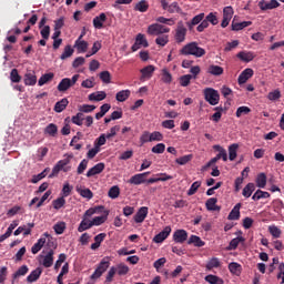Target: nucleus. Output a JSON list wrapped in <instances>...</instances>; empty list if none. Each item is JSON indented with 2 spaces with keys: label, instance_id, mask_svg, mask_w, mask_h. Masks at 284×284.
Listing matches in <instances>:
<instances>
[{
  "label": "nucleus",
  "instance_id": "1",
  "mask_svg": "<svg viewBox=\"0 0 284 284\" xmlns=\"http://www.w3.org/2000/svg\"><path fill=\"white\" fill-rule=\"evenodd\" d=\"M180 54L183 57H195V59H201V57H205V49L199 47V42H190L185 44L181 50Z\"/></svg>",
  "mask_w": 284,
  "mask_h": 284
},
{
  "label": "nucleus",
  "instance_id": "2",
  "mask_svg": "<svg viewBox=\"0 0 284 284\" xmlns=\"http://www.w3.org/2000/svg\"><path fill=\"white\" fill-rule=\"evenodd\" d=\"M70 159H72V156L58 161L57 164L53 166L51 174H49V179H54V176H59V173L62 170L64 172H70L71 168L65 166L70 164Z\"/></svg>",
  "mask_w": 284,
  "mask_h": 284
},
{
  "label": "nucleus",
  "instance_id": "3",
  "mask_svg": "<svg viewBox=\"0 0 284 284\" xmlns=\"http://www.w3.org/2000/svg\"><path fill=\"white\" fill-rule=\"evenodd\" d=\"M204 99L210 105H219L221 101V94L213 88H206L203 91Z\"/></svg>",
  "mask_w": 284,
  "mask_h": 284
},
{
  "label": "nucleus",
  "instance_id": "4",
  "mask_svg": "<svg viewBox=\"0 0 284 284\" xmlns=\"http://www.w3.org/2000/svg\"><path fill=\"white\" fill-rule=\"evenodd\" d=\"M146 32L151 37H161V36L168 34L170 32V28L161 23H153L148 27Z\"/></svg>",
  "mask_w": 284,
  "mask_h": 284
},
{
  "label": "nucleus",
  "instance_id": "5",
  "mask_svg": "<svg viewBox=\"0 0 284 284\" xmlns=\"http://www.w3.org/2000/svg\"><path fill=\"white\" fill-rule=\"evenodd\" d=\"M185 37H187V28L183 24V22H178V27L175 29L174 39L176 43H183L185 41Z\"/></svg>",
  "mask_w": 284,
  "mask_h": 284
},
{
  "label": "nucleus",
  "instance_id": "6",
  "mask_svg": "<svg viewBox=\"0 0 284 284\" xmlns=\"http://www.w3.org/2000/svg\"><path fill=\"white\" fill-rule=\"evenodd\" d=\"M40 263L43 267L54 265V250L50 248L45 255H40Z\"/></svg>",
  "mask_w": 284,
  "mask_h": 284
},
{
  "label": "nucleus",
  "instance_id": "7",
  "mask_svg": "<svg viewBox=\"0 0 284 284\" xmlns=\"http://www.w3.org/2000/svg\"><path fill=\"white\" fill-rule=\"evenodd\" d=\"M149 174L150 172L138 173L131 176V179L128 180V183H130V185H142V183H145Z\"/></svg>",
  "mask_w": 284,
  "mask_h": 284
},
{
  "label": "nucleus",
  "instance_id": "8",
  "mask_svg": "<svg viewBox=\"0 0 284 284\" xmlns=\"http://www.w3.org/2000/svg\"><path fill=\"white\" fill-rule=\"evenodd\" d=\"M252 77H254V70L247 68L239 75L237 83L243 85L244 83H247Z\"/></svg>",
  "mask_w": 284,
  "mask_h": 284
},
{
  "label": "nucleus",
  "instance_id": "9",
  "mask_svg": "<svg viewBox=\"0 0 284 284\" xmlns=\"http://www.w3.org/2000/svg\"><path fill=\"white\" fill-rule=\"evenodd\" d=\"M172 233V227L171 226H165L159 234H156L153 239L154 243H163L165 239L170 236Z\"/></svg>",
  "mask_w": 284,
  "mask_h": 284
},
{
  "label": "nucleus",
  "instance_id": "10",
  "mask_svg": "<svg viewBox=\"0 0 284 284\" xmlns=\"http://www.w3.org/2000/svg\"><path fill=\"white\" fill-rule=\"evenodd\" d=\"M148 214H149L148 206H142L135 213L133 220L135 221V223H143V221H145V219H148Z\"/></svg>",
  "mask_w": 284,
  "mask_h": 284
},
{
  "label": "nucleus",
  "instance_id": "11",
  "mask_svg": "<svg viewBox=\"0 0 284 284\" xmlns=\"http://www.w3.org/2000/svg\"><path fill=\"white\" fill-rule=\"evenodd\" d=\"M104 170H105V163L100 162V163L95 164L94 166H92L87 172V176H88V179H90L92 176H97V174H101V172H103Z\"/></svg>",
  "mask_w": 284,
  "mask_h": 284
},
{
  "label": "nucleus",
  "instance_id": "12",
  "mask_svg": "<svg viewBox=\"0 0 284 284\" xmlns=\"http://www.w3.org/2000/svg\"><path fill=\"white\" fill-rule=\"evenodd\" d=\"M280 6L278 0H271L270 2L262 0L258 2V8L262 10H274V8H278Z\"/></svg>",
  "mask_w": 284,
  "mask_h": 284
},
{
  "label": "nucleus",
  "instance_id": "13",
  "mask_svg": "<svg viewBox=\"0 0 284 284\" xmlns=\"http://www.w3.org/2000/svg\"><path fill=\"white\" fill-rule=\"evenodd\" d=\"M154 70H156V68L152 64H149L146 67H144L143 69L140 70L141 72V81H145V79H152V75L154 74Z\"/></svg>",
  "mask_w": 284,
  "mask_h": 284
},
{
  "label": "nucleus",
  "instance_id": "14",
  "mask_svg": "<svg viewBox=\"0 0 284 284\" xmlns=\"http://www.w3.org/2000/svg\"><path fill=\"white\" fill-rule=\"evenodd\" d=\"M219 203V199L216 197H210L205 202V207L209 212H221V206L216 205Z\"/></svg>",
  "mask_w": 284,
  "mask_h": 284
},
{
  "label": "nucleus",
  "instance_id": "15",
  "mask_svg": "<svg viewBox=\"0 0 284 284\" xmlns=\"http://www.w3.org/2000/svg\"><path fill=\"white\" fill-rule=\"evenodd\" d=\"M105 21H108V16L105 13H100L93 19V28H95V30L103 29V23Z\"/></svg>",
  "mask_w": 284,
  "mask_h": 284
},
{
  "label": "nucleus",
  "instance_id": "16",
  "mask_svg": "<svg viewBox=\"0 0 284 284\" xmlns=\"http://www.w3.org/2000/svg\"><path fill=\"white\" fill-rule=\"evenodd\" d=\"M256 54L252 51H241L237 53V59L244 61L245 63H250V61H254Z\"/></svg>",
  "mask_w": 284,
  "mask_h": 284
},
{
  "label": "nucleus",
  "instance_id": "17",
  "mask_svg": "<svg viewBox=\"0 0 284 284\" xmlns=\"http://www.w3.org/2000/svg\"><path fill=\"white\" fill-rule=\"evenodd\" d=\"M41 274H43V270L41 267H37L27 276V283H34L41 278Z\"/></svg>",
  "mask_w": 284,
  "mask_h": 284
},
{
  "label": "nucleus",
  "instance_id": "18",
  "mask_svg": "<svg viewBox=\"0 0 284 284\" xmlns=\"http://www.w3.org/2000/svg\"><path fill=\"white\" fill-rule=\"evenodd\" d=\"M173 241L175 243H183L184 241H187V231H185V230H176L173 233Z\"/></svg>",
  "mask_w": 284,
  "mask_h": 284
},
{
  "label": "nucleus",
  "instance_id": "19",
  "mask_svg": "<svg viewBox=\"0 0 284 284\" xmlns=\"http://www.w3.org/2000/svg\"><path fill=\"white\" fill-rule=\"evenodd\" d=\"M229 221H239L241 219V203H237L227 216Z\"/></svg>",
  "mask_w": 284,
  "mask_h": 284
},
{
  "label": "nucleus",
  "instance_id": "20",
  "mask_svg": "<svg viewBox=\"0 0 284 284\" xmlns=\"http://www.w3.org/2000/svg\"><path fill=\"white\" fill-rule=\"evenodd\" d=\"M24 84L26 85H37V73H34V71H28L24 74Z\"/></svg>",
  "mask_w": 284,
  "mask_h": 284
},
{
  "label": "nucleus",
  "instance_id": "21",
  "mask_svg": "<svg viewBox=\"0 0 284 284\" xmlns=\"http://www.w3.org/2000/svg\"><path fill=\"white\" fill-rule=\"evenodd\" d=\"M104 209L105 207L103 205L91 207L84 212L82 219H90L91 216H94V214L103 212Z\"/></svg>",
  "mask_w": 284,
  "mask_h": 284
},
{
  "label": "nucleus",
  "instance_id": "22",
  "mask_svg": "<svg viewBox=\"0 0 284 284\" xmlns=\"http://www.w3.org/2000/svg\"><path fill=\"white\" fill-rule=\"evenodd\" d=\"M72 88V83L70 82V78H63L58 84V92H68Z\"/></svg>",
  "mask_w": 284,
  "mask_h": 284
},
{
  "label": "nucleus",
  "instance_id": "23",
  "mask_svg": "<svg viewBox=\"0 0 284 284\" xmlns=\"http://www.w3.org/2000/svg\"><path fill=\"white\" fill-rule=\"evenodd\" d=\"M91 227H93L92 220L82 217V221L80 222V224L78 226V232H80V233L85 232L87 230H91Z\"/></svg>",
  "mask_w": 284,
  "mask_h": 284
},
{
  "label": "nucleus",
  "instance_id": "24",
  "mask_svg": "<svg viewBox=\"0 0 284 284\" xmlns=\"http://www.w3.org/2000/svg\"><path fill=\"white\" fill-rule=\"evenodd\" d=\"M187 245H194V247H203L205 242L201 240L197 235H191Z\"/></svg>",
  "mask_w": 284,
  "mask_h": 284
},
{
  "label": "nucleus",
  "instance_id": "25",
  "mask_svg": "<svg viewBox=\"0 0 284 284\" xmlns=\"http://www.w3.org/2000/svg\"><path fill=\"white\" fill-rule=\"evenodd\" d=\"M130 94H132L130 90H128V89L126 90H122V91H119L115 94V99L120 103H123V102L128 101V99H130Z\"/></svg>",
  "mask_w": 284,
  "mask_h": 284
},
{
  "label": "nucleus",
  "instance_id": "26",
  "mask_svg": "<svg viewBox=\"0 0 284 284\" xmlns=\"http://www.w3.org/2000/svg\"><path fill=\"white\" fill-rule=\"evenodd\" d=\"M255 190H256V185L254 183H248L244 186V189L242 191V195L245 199H250V196H252V194L254 193Z\"/></svg>",
  "mask_w": 284,
  "mask_h": 284
},
{
  "label": "nucleus",
  "instance_id": "27",
  "mask_svg": "<svg viewBox=\"0 0 284 284\" xmlns=\"http://www.w3.org/2000/svg\"><path fill=\"white\" fill-rule=\"evenodd\" d=\"M209 74H212L213 77H221L223 74L224 69L223 67H219L216 64H211L207 69Z\"/></svg>",
  "mask_w": 284,
  "mask_h": 284
},
{
  "label": "nucleus",
  "instance_id": "28",
  "mask_svg": "<svg viewBox=\"0 0 284 284\" xmlns=\"http://www.w3.org/2000/svg\"><path fill=\"white\" fill-rule=\"evenodd\" d=\"M203 19H205V13H200V14L193 17V19L190 22H186L187 28L190 30H192V28H194V26H199V23H201V21H203Z\"/></svg>",
  "mask_w": 284,
  "mask_h": 284
},
{
  "label": "nucleus",
  "instance_id": "29",
  "mask_svg": "<svg viewBox=\"0 0 284 284\" xmlns=\"http://www.w3.org/2000/svg\"><path fill=\"white\" fill-rule=\"evenodd\" d=\"M108 94L104 91H97L89 94V101H103Z\"/></svg>",
  "mask_w": 284,
  "mask_h": 284
},
{
  "label": "nucleus",
  "instance_id": "30",
  "mask_svg": "<svg viewBox=\"0 0 284 284\" xmlns=\"http://www.w3.org/2000/svg\"><path fill=\"white\" fill-rule=\"evenodd\" d=\"M68 103H70V102L68 101V98H64V99L58 101V102L55 103V105H54V109H53L54 112H58V113L63 112V110H65V109L68 108Z\"/></svg>",
  "mask_w": 284,
  "mask_h": 284
},
{
  "label": "nucleus",
  "instance_id": "31",
  "mask_svg": "<svg viewBox=\"0 0 284 284\" xmlns=\"http://www.w3.org/2000/svg\"><path fill=\"white\" fill-rule=\"evenodd\" d=\"M43 245H45V237H40L36 244L32 245L31 252L32 254H39L41 252Z\"/></svg>",
  "mask_w": 284,
  "mask_h": 284
},
{
  "label": "nucleus",
  "instance_id": "32",
  "mask_svg": "<svg viewBox=\"0 0 284 284\" xmlns=\"http://www.w3.org/2000/svg\"><path fill=\"white\" fill-rule=\"evenodd\" d=\"M75 190L78 194H80V196H82L83 199H88L90 201L91 199L94 197V193H92L90 189L77 187Z\"/></svg>",
  "mask_w": 284,
  "mask_h": 284
},
{
  "label": "nucleus",
  "instance_id": "33",
  "mask_svg": "<svg viewBox=\"0 0 284 284\" xmlns=\"http://www.w3.org/2000/svg\"><path fill=\"white\" fill-rule=\"evenodd\" d=\"M248 26H252V21L232 22V30L239 32V30L248 28Z\"/></svg>",
  "mask_w": 284,
  "mask_h": 284
},
{
  "label": "nucleus",
  "instance_id": "34",
  "mask_svg": "<svg viewBox=\"0 0 284 284\" xmlns=\"http://www.w3.org/2000/svg\"><path fill=\"white\" fill-rule=\"evenodd\" d=\"M74 48H77L79 53L88 52V41L75 40Z\"/></svg>",
  "mask_w": 284,
  "mask_h": 284
},
{
  "label": "nucleus",
  "instance_id": "35",
  "mask_svg": "<svg viewBox=\"0 0 284 284\" xmlns=\"http://www.w3.org/2000/svg\"><path fill=\"white\" fill-rule=\"evenodd\" d=\"M219 267H221V260H219V257H212L206 263V270H209V271H212V270L219 268Z\"/></svg>",
  "mask_w": 284,
  "mask_h": 284
},
{
  "label": "nucleus",
  "instance_id": "36",
  "mask_svg": "<svg viewBox=\"0 0 284 284\" xmlns=\"http://www.w3.org/2000/svg\"><path fill=\"white\" fill-rule=\"evenodd\" d=\"M255 183L257 187H265V185H267V175H265V173H260L256 176Z\"/></svg>",
  "mask_w": 284,
  "mask_h": 284
},
{
  "label": "nucleus",
  "instance_id": "37",
  "mask_svg": "<svg viewBox=\"0 0 284 284\" xmlns=\"http://www.w3.org/2000/svg\"><path fill=\"white\" fill-rule=\"evenodd\" d=\"M261 199H270V192L257 190L252 196V201H261Z\"/></svg>",
  "mask_w": 284,
  "mask_h": 284
},
{
  "label": "nucleus",
  "instance_id": "38",
  "mask_svg": "<svg viewBox=\"0 0 284 284\" xmlns=\"http://www.w3.org/2000/svg\"><path fill=\"white\" fill-rule=\"evenodd\" d=\"M52 79H54V73L49 72V73H44L38 81V85H45V83H50V81H52Z\"/></svg>",
  "mask_w": 284,
  "mask_h": 284
},
{
  "label": "nucleus",
  "instance_id": "39",
  "mask_svg": "<svg viewBox=\"0 0 284 284\" xmlns=\"http://www.w3.org/2000/svg\"><path fill=\"white\" fill-rule=\"evenodd\" d=\"M108 267H110V257H104L99 263L97 270L103 274L104 272H108Z\"/></svg>",
  "mask_w": 284,
  "mask_h": 284
},
{
  "label": "nucleus",
  "instance_id": "40",
  "mask_svg": "<svg viewBox=\"0 0 284 284\" xmlns=\"http://www.w3.org/2000/svg\"><path fill=\"white\" fill-rule=\"evenodd\" d=\"M74 54V49H72V45H65L64 51L60 55L61 61H65V59H70Z\"/></svg>",
  "mask_w": 284,
  "mask_h": 284
},
{
  "label": "nucleus",
  "instance_id": "41",
  "mask_svg": "<svg viewBox=\"0 0 284 284\" xmlns=\"http://www.w3.org/2000/svg\"><path fill=\"white\" fill-rule=\"evenodd\" d=\"M213 148H214V150H216V152H219V154L216 155V159H219L220 161H221V159L223 161H227V151H225V149H223V146L214 145Z\"/></svg>",
  "mask_w": 284,
  "mask_h": 284
},
{
  "label": "nucleus",
  "instance_id": "42",
  "mask_svg": "<svg viewBox=\"0 0 284 284\" xmlns=\"http://www.w3.org/2000/svg\"><path fill=\"white\" fill-rule=\"evenodd\" d=\"M135 42L140 44V48H150V43L148 42V39L145 38V34L139 33L135 37Z\"/></svg>",
  "mask_w": 284,
  "mask_h": 284
},
{
  "label": "nucleus",
  "instance_id": "43",
  "mask_svg": "<svg viewBox=\"0 0 284 284\" xmlns=\"http://www.w3.org/2000/svg\"><path fill=\"white\" fill-rule=\"evenodd\" d=\"M108 214H110V212L106 211L105 215L95 216L93 220H91V224L93 225V227L94 225L95 226L103 225V223L108 221Z\"/></svg>",
  "mask_w": 284,
  "mask_h": 284
},
{
  "label": "nucleus",
  "instance_id": "44",
  "mask_svg": "<svg viewBox=\"0 0 284 284\" xmlns=\"http://www.w3.org/2000/svg\"><path fill=\"white\" fill-rule=\"evenodd\" d=\"M59 132V128L54 123H50L44 128V133L54 136Z\"/></svg>",
  "mask_w": 284,
  "mask_h": 284
},
{
  "label": "nucleus",
  "instance_id": "45",
  "mask_svg": "<svg viewBox=\"0 0 284 284\" xmlns=\"http://www.w3.org/2000/svg\"><path fill=\"white\" fill-rule=\"evenodd\" d=\"M150 4L148 3V1L141 0L135 4L134 10H136L138 12H148Z\"/></svg>",
  "mask_w": 284,
  "mask_h": 284
},
{
  "label": "nucleus",
  "instance_id": "46",
  "mask_svg": "<svg viewBox=\"0 0 284 284\" xmlns=\"http://www.w3.org/2000/svg\"><path fill=\"white\" fill-rule=\"evenodd\" d=\"M155 43H156V45H160L161 48H165V45H168V43H170V37L165 36V34L159 36L155 39Z\"/></svg>",
  "mask_w": 284,
  "mask_h": 284
},
{
  "label": "nucleus",
  "instance_id": "47",
  "mask_svg": "<svg viewBox=\"0 0 284 284\" xmlns=\"http://www.w3.org/2000/svg\"><path fill=\"white\" fill-rule=\"evenodd\" d=\"M120 195H121V189L119 187V185L112 186L108 192L109 199H119Z\"/></svg>",
  "mask_w": 284,
  "mask_h": 284
},
{
  "label": "nucleus",
  "instance_id": "48",
  "mask_svg": "<svg viewBox=\"0 0 284 284\" xmlns=\"http://www.w3.org/2000/svg\"><path fill=\"white\" fill-rule=\"evenodd\" d=\"M250 112H252V109H250V106H239L235 112V116L237 119H241V116H245L250 114Z\"/></svg>",
  "mask_w": 284,
  "mask_h": 284
},
{
  "label": "nucleus",
  "instance_id": "49",
  "mask_svg": "<svg viewBox=\"0 0 284 284\" xmlns=\"http://www.w3.org/2000/svg\"><path fill=\"white\" fill-rule=\"evenodd\" d=\"M29 268L28 265H22L18 268V271L16 273H13L12 278L13 281L19 278V276H26V274H28Z\"/></svg>",
  "mask_w": 284,
  "mask_h": 284
},
{
  "label": "nucleus",
  "instance_id": "50",
  "mask_svg": "<svg viewBox=\"0 0 284 284\" xmlns=\"http://www.w3.org/2000/svg\"><path fill=\"white\" fill-rule=\"evenodd\" d=\"M48 172H50V168L44 169L41 173H39L38 175H33L31 183H39V181L45 179V176H48Z\"/></svg>",
  "mask_w": 284,
  "mask_h": 284
},
{
  "label": "nucleus",
  "instance_id": "51",
  "mask_svg": "<svg viewBox=\"0 0 284 284\" xmlns=\"http://www.w3.org/2000/svg\"><path fill=\"white\" fill-rule=\"evenodd\" d=\"M239 150V144L234 143L229 146V159L230 161H234L237 156L236 152Z\"/></svg>",
  "mask_w": 284,
  "mask_h": 284
},
{
  "label": "nucleus",
  "instance_id": "52",
  "mask_svg": "<svg viewBox=\"0 0 284 284\" xmlns=\"http://www.w3.org/2000/svg\"><path fill=\"white\" fill-rule=\"evenodd\" d=\"M268 232L273 239H281V234H283V231H281L276 225L268 226Z\"/></svg>",
  "mask_w": 284,
  "mask_h": 284
},
{
  "label": "nucleus",
  "instance_id": "53",
  "mask_svg": "<svg viewBox=\"0 0 284 284\" xmlns=\"http://www.w3.org/2000/svg\"><path fill=\"white\" fill-rule=\"evenodd\" d=\"M205 281L206 283H210V284H223V278L216 276V275H206L205 276Z\"/></svg>",
  "mask_w": 284,
  "mask_h": 284
},
{
  "label": "nucleus",
  "instance_id": "54",
  "mask_svg": "<svg viewBox=\"0 0 284 284\" xmlns=\"http://www.w3.org/2000/svg\"><path fill=\"white\" fill-rule=\"evenodd\" d=\"M94 110H97V105L82 104L79 106V112H83L84 114H90V112H94Z\"/></svg>",
  "mask_w": 284,
  "mask_h": 284
},
{
  "label": "nucleus",
  "instance_id": "55",
  "mask_svg": "<svg viewBox=\"0 0 284 284\" xmlns=\"http://www.w3.org/2000/svg\"><path fill=\"white\" fill-rule=\"evenodd\" d=\"M204 21H206V23H211L212 26H217L219 24V18L216 17V13L211 12L209 13Z\"/></svg>",
  "mask_w": 284,
  "mask_h": 284
},
{
  "label": "nucleus",
  "instance_id": "56",
  "mask_svg": "<svg viewBox=\"0 0 284 284\" xmlns=\"http://www.w3.org/2000/svg\"><path fill=\"white\" fill-rule=\"evenodd\" d=\"M156 22L158 23H163L164 26H174L176 23V21L174 20V18H165V17H159L156 18Z\"/></svg>",
  "mask_w": 284,
  "mask_h": 284
},
{
  "label": "nucleus",
  "instance_id": "57",
  "mask_svg": "<svg viewBox=\"0 0 284 284\" xmlns=\"http://www.w3.org/2000/svg\"><path fill=\"white\" fill-rule=\"evenodd\" d=\"M192 79H194V77H192V74L182 75L180 78V85H182V88H187V85H190V81H192Z\"/></svg>",
  "mask_w": 284,
  "mask_h": 284
},
{
  "label": "nucleus",
  "instance_id": "58",
  "mask_svg": "<svg viewBox=\"0 0 284 284\" xmlns=\"http://www.w3.org/2000/svg\"><path fill=\"white\" fill-rule=\"evenodd\" d=\"M243 241H245L243 236L231 240L227 250H236V247H239V243H243Z\"/></svg>",
  "mask_w": 284,
  "mask_h": 284
},
{
  "label": "nucleus",
  "instance_id": "59",
  "mask_svg": "<svg viewBox=\"0 0 284 284\" xmlns=\"http://www.w3.org/2000/svg\"><path fill=\"white\" fill-rule=\"evenodd\" d=\"M190 161H192V154L178 158L175 160V163H178V165H187V163H190Z\"/></svg>",
  "mask_w": 284,
  "mask_h": 284
},
{
  "label": "nucleus",
  "instance_id": "60",
  "mask_svg": "<svg viewBox=\"0 0 284 284\" xmlns=\"http://www.w3.org/2000/svg\"><path fill=\"white\" fill-rule=\"evenodd\" d=\"M199 187H201V181H195L187 191V196H194L195 192H199Z\"/></svg>",
  "mask_w": 284,
  "mask_h": 284
},
{
  "label": "nucleus",
  "instance_id": "61",
  "mask_svg": "<svg viewBox=\"0 0 284 284\" xmlns=\"http://www.w3.org/2000/svg\"><path fill=\"white\" fill-rule=\"evenodd\" d=\"M53 209L54 210H61V207H63V205H65V197L61 196L58 197L57 200H54L52 202Z\"/></svg>",
  "mask_w": 284,
  "mask_h": 284
},
{
  "label": "nucleus",
  "instance_id": "62",
  "mask_svg": "<svg viewBox=\"0 0 284 284\" xmlns=\"http://www.w3.org/2000/svg\"><path fill=\"white\" fill-rule=\"evenodd\" d=\"M161 79L163 83H172V73L168 69H163Z\"/></svg>",
  "mask_w": 284,
  "mask_h": 284
},
{
  "label": "nucleus",
  "instance_id": "63",
  "mask_svg": "<svg viewBox=\"0 0 284 284\" xmlns=\"http://www.w3.org/2000/svg\"><path fill=\"white\" fill-rule=\"evenodd\" d=\"M229 270L231 274H239L241 272V264L232 262L229 264Z\"/></svg>",
  "mask_w": 284,
  "mask_h": 284
},
{
  "label": "nucleus",
  "instance_id": "64",
  "mask_svg": "<svg viewBox=\"0 0 284 284\" xmlns=\"http://www.w3.org/2000/svg\"><path fill=\"white\" fill-rule=\"evenodd\" d=\"M53 230L55 234H63L65 232V222H58L54 224Z\"/></svg>",
  "mask_w": 284,
  "mask_h": 284
}]
</instances>
